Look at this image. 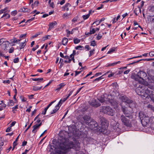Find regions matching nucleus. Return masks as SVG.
Wrapping results in <instances>:
<instances>
[{
  "label": "nucleus",
  "instance_id": "0e129e2a",
  "mask_svg": "<svg viewBox=\"0 0 154 154\" xmlns=\"http://www.w3.org/2000/svg\"><path fill=\"white\" fill-rule=\"evenodd\" d=\"M32 122L30 125H29L28 127L27 128H26V129L25 130V133L27 130H28L30 127L31 126L32 124Z\"/></svg>",
  "mask_w": 154,
  "mask_h": 154
},
{
  "label": "nucleus",
  "instance_id": "603ef678",
  "mask_svg": "<svg viewBox=\"0 0 154 154\" xmlns=\"http://www.w3.org/2000/svg\"><path fill=\"white\" fill-rule=\"evenodd\" d=\"M100 23V22L99 20H97L95 22L93 23V24L95 26V25H97L99 24V23Z\"/></svg>",
  "mask_w": 154,
  "mask_h": 154
},
{
  "label": "nucleus",
  "instance_id": "4be33fe9",
  "mask_svg": "<svg viewBox=\"0 0 154 154\" xmlns=\"http://www.w3.org/2000/svg\"><path fill=\"white\" fill-rule=\"evenodd\" d=\"M56 24L57 23L56 21H54L51 23L49 24V28L50 29L54 28L55 27V26H56Z\"/></svg>",
  "mask_w": 154,
  "mask_h": 154
},
{
  "label": "nucleus",
  "instance_id": "de8ad7c7",
  "mask_svg": "<svg viewBox=\"0 0 154 154\" xmlns=\"http://www.w3.org/2000/svg\"><path fill=\"white\" fill-rule=\"evenodd\" d=\"M102 37L101 34L99 33L97 37V39L98 40L100 39Z\"/></svg>",
  "mask_w": 154,
  "mask_h": 154
},
{
  "label": "nucleus",
  "instance_id": "e2e57ef3",
  "mask_svg": "<svg viewBox=\"0 0 154 154\" xmlns=\"http://www.w3.org/2000/svg\"><path fill=\"white\" fill-rule=\"evenodd\" d=\"M85 49H87V51H88L91 49L89 47V45H86L85 46Z\"/></svg>",
  "mask_w": 154,
  "mask_h": 154
},
{
  "label": "nucleus",
  "instance_id": "412c9836",
  "mask_svg": "<svg viewBox=\"0 0 154 154\" xmlns=\"http://www.w3.org/2000/svg\"><path fill=\"white\" fill-rule=\"evenodd\" d=\"M95 32L96 31L95 29H90L89 32H85V35H86L87 36H88L90 35L94 34Z\"/></svg>",
  "mask_w": 154,
  "mask_h": 154
},
{
  "label": "nucleus",
  "instance_id": "6e6d98bb",
  "mask_svg": "<svg viewBox=\"0 0 154 154\" xmlns=\"http://www.w3.org/2000/svg\"><path fill=\"white\" fill-rule=\"evenodd\" d=\"M19 61V59L18 57L15 58L14 60V63H17Z\"/></svg>",
  "mask_w": 154,
  "mask_h": 154
},
{
  "label": "nucleus",
  "instance_id": "5fc2aeb1",
  "mask_svg": "<svg viewBox=\"0 0 154 154\" xmlns=\"http://www.w3.org/2000/svg\"><path fill=\"white\" fill-rule=\"evenodd\" d=\"M142 55H140L136 57H133L131 58H128L127 59V60H129L130 59H132L134 58H139V57H142Z\"/></svg>",
  "mask_w": 154,
  "mask_h": 154
},
{
  "label": "nucleus",
  "instance_id": "2f4dec72",
  "mask_svg": "<svg viewBox=\"0 0 154 154\" xmlns=\"http://www.w3.org/2000/svg\"><path fill=\"white\" fill-rule=\"evenodd\" d=\"M111 86H112L114 89H117L118 88V86L116 83H114L111 84Z\"/></svg>",
  "mask_w": 154,
  "mask_h": 154
},
{
  "label": "nucleus",
  "instance_id": "393cba45",
  "mask_svg": "<svg viewBox=\"0 0 154 154\" xmlns=\"http://www.w3.org/2000/svg\"><path fill=\"white\" fill-rule=\"evenodd\" d=\"M10 15L8 13L4 14L1 17V18H3L4 19H7L9 18Z\"/></svg>",
  "mask_w": 154,
  "mask_h": 154
},
{
  "label": "nucleus",
  "instance_id": "c03bdc74",
  "mask_svg": "<svg viewBox=\"0 0 154 154\" xmlns=\"http://www.w3.org/2000/svg\"><path fill=\"white\" fill-rule=\"evenodd\" d=\"M17 10H14L11 12V15L12 16H15L17 14Z\"/></svg>",
  "mask_w": 154,
  "mask_h": 154
},
{
  "label": "nucleus",
  "instance_id": "473e14b6",
  "mask_svg": "<svg viewBox=\"0 0 154 154\" xmlns=\"http://www.w3.org/2000/svg\"><path fill=\"white\" fill-rule=\"evenodd\" d=\"M80 42V40L78 39L77 38H75L73 39V42L75 44H77L79 43Z\"/></svg>",
  "mask_w": 154,
  "mask_h": 154
},
{
  "label": "nucleus",
  "instance_id": "e433bc0d",
  "mask_svg": "<svg viewBox=\"0 0 154 154\" xmlns=\"http://www.w3.org/2000/svg\"><path fill=\"white\" fill-rule=\"evenodd\" d=\"M26 45V44L25 43V42H22L20 44V49H21L23 48H24V47Z\"/></svg>",
  "mask_w": 154,
  "mask_h": 154
},
{
  "label": "nucleus",
  "instance_id": "7ed1b4c3",
  "mask_svg": "<svg viewBox=\"0 0 154 154\" xmlns=\"http://www.w3.org/2000/svg\"><path fill=\"white\" fill-rule=\"evenodd\" d=\"M146 76V74L144 72L140 71L137 74L133 73L131 76V78L136 81H138L140 83H144L143 78Z\"/></svg>",
  "mask_w": 154,
  "mask_h": 154
},
{
  "label": "nucleus",
  "instance_id": "58836bf2",
  "mask_svg": "<svg viewBox=\"0 0 154 154\" xmlns=\"http://www.w3.org/2000/svg\"><path fill=\"white\" fill-rule=\"evenodd\" d=\"M32 80L33 81H41L43 80V79L42 78H32Z\"/></svg>",
  "mask_w": 154,
  "mask_h": 154
},
{
  "label": "nucleus",
  "instance_id": "9d476101",
  "mask_svg": "<svg viewBox=\"0 0 154 154\" xmlns=\"http://www.w3.org/2000/svg\"><path fill=\"white\" fill-rule=\"evenodd\" d=\"M121 101L128 104H131L132 103V101L128 99L126 96H122L119 97Z\"/></svg>",
  "mask_w": 154,
  "mask_h": 154
},
{
  "label": "nucleus",
  "instance_id": "f3484780",
  "mask_svg": "<svg viewBox=\"0 0 154 154\" xmlns=\"http://www.w3.org/2000/svg\"><path fill=\"white\" fill-rule=\"evenodd\" d=\"M71 6L70 5L69 3H66L62 8L63 11L66 10L68 11L69 10V8Z\"/></svg>",
  "mask_w": 154,
  "mask_h": 154
},
{
  "label": "nucleus",
  "instance_id": "5701e85b",
  "mask_svg": "<svg viewBox=\"0 0 154 154\" xmlns=\"http://www.w3.org/2000/svg\"><path fill=\"white\" fill-rule=\"evenodd\" d=\"M103 96H104V94L102 95L98 100L101 103H103L104 102H105L106 103V98L105 97H102Z\"/></svg>",
  "mask_w": 154,
  "mask_h": 154
},
{
  "label": "nucleus",
  "instance_id": "c756f323",
  "mask_svg": "<svg viewBox=\"0 0 154 154\" xmlns=\"http://www.w3.org/2000/svg\"><path fill=\"white\" fill-rule=\"evenodd\" d=\"M66 32L67 33L66 36L67 37H69V35L70 34H72L73 33V32L72 30L71 31H70L68 29H67L66 30Z\"/></svg>",
  "mask_w": 154,
  "mask_h": 154
},
{
  "label": "nucleus",
  "instance_id": "423d86ee",
  "mask_svg": "<svg viewBox=\"0 0 154 154\" xmlns=\"http://www.w3.org/2000/svg\"><path fill=\"white\" fill-rule=\"evenodd\" d=\"M103 97H105L106 100V103H110L112 105L117 106L118 103L116 101L113 99V97L111 94H104V96Z\"/></svg>",
  "mask_w": 154,
  "mask_h": 154
},
{
  "label": "nucleus",
  "instance_id": "052dcab7",
  "mask_svg": "<svg viewBox=\"0 0 154 154\" xmlns=\"http://www.w3.org/2000/svg\"><path fill=\"white\" fill-rule=\"evenodd\" d=\"M38 48V45H36L35 47L33 48H32V50L33 51H35L37 48Z\"/></svg>",
  "mask_w": 154,
  "mask_h": 154
},
{
  "label": "nucleus",
  "instance_id": "72a5a7b5",
  "mask_svg": "<svg viewBox=\"0 0 154 154\" xmlns=\"http://www.w3.org/2000/svg\"><path fill=\"white\" fill-rule=\"evenodd\" d=\"M42 88V86H41L40 87L38 86H34L33 87V89L34 91H37L40 90Z\"/></svg>",
  "mask_w": 154,
  "mask_h": 154
},
{
  "label": "nucleus",
  "instance_id": "0eeeda50",
  "mask_svg": "<svg viewBox=\"0 0 154 154\" xmlns=\"http://www.w3.org/2000/svg\"><path fill=\"white\" fill-rule=\"evenodd\" d=\"M101 111L104 114L112 116L114 114V111L109 106H103Z\"/></svg>",
  "mask_w": 154,
  "mask_h": 154
},
{
  "label": "nucleus",
  "instance_id": "4d7b16f0",
  "mask_svg": "<svg viewBox=\"0 0 154 154\" xmlns=\"http://www.w3.org/2000/svg\"><path fill=\"white\" fill-rule=\"evenodd\" d=\"M32 14L35 13V14H38L40 13L39 11H37L36 10H35L31 12Z\"/></svg>",
  "mask_w": 154,
  "mask_h": 154
},
{
  "label": "nucleus",
  "instance_id": "39448f33",
  "mask_svg": "<svg viewBox=\"0 0 154 154\" xmlns=\"http://www.w3.org/2000/svg\"><path fill=\"white\" fill-rule=\"evenodd\" d=\"M139 116L141 121V123L144 127L146 126L150 123V118L147 114L143 112H140L139 113Z\"/></svg>",
  "mask_w": 154,
  "mask_h": 154
},
{
  "label": "nucleus",
  "instance_id": "a878e982",
  "mask_svg": "<svg viewBox=\"0 0 154 154\" xmlns=\"http://www.w3.org/2000/svg\"><path fill=\"white\" fill-rule=\"evenodd\" d=\"M1 110L5 108L6 106V105L4 103V101H1Z\"/></svg>",
  "mask_w": 154,
  "mask_h": 154
},
{
  "label": "nucleus",
  "instance_id": "49530a36",
  "mask_svg": "<svg viewBox=\"0 0 154 154\" xmlns=\"http://www.w3.org/2000/svg\"><path fill=\"white\" fill-rule=\"evenodd\" d=\"M148 108H150L154 112V107L152 105L149 104L147 106Z\"/></svg>",
  "mask_w": 154,
  "mask_h": 154
},
{
  "label": "nucleus",
  "instance_id": "7c9ffc66",
  "mask_svg": "<svg viewBox=\"0 0 154 154\" xmlns=\"http://www.w3.org/2000/svg\"><path fill=\"white\" fill-rule=\"evenodd\" d=\"M14 102L13 100H10L8 103V106H12L14 105Z\"/></svg>",
  "mask_w": 154,
  "mask_h": 154
},
{
  "label": "nucleus",
  "instance_id": "864d4df0",
  "mask_svg": "<svg viewBox=\"0 0 154 154\" xmlns=\"http://www.w3.org/2000/svg\"><path fill=\"white\" fill-rule=\"evenodd\" d=\"M149 55L150 57H152L154 56V51H151L149 53Z\"/></svg>",
  "mask_w": 154,
  "mask_h": 154
},
{
  "label": "nucleus",
  "instance_id": "79ce46f5",
  "mask_svg": "<svg viewBox=\"0 0 154 154\" xmlns=\"http://www.w3.org/2000/svg\"><path fill=\"white\" fill-rule=\"evenodd\" d=\"M78 19V17H74L72 20V22L73 23H75L77 21V20Z\"/></svg>",
  "mask_w": 154,
  "mask_h": 154
},
{
  "label": "nucleus",
  "instance_id": "4c0bfd02",
  "mask_svg": "<svg viewBox=\"0 0 154 154\" xmlns=\"http://www.w3.org/2000/svg\"><path fill=\"white\" fill-rule=\"evenodd\" d=\"M116 50V48H111L110 50L107 53V54H111L114 51Z\"/></svg>",
  "mask_w": 154,
  "mask_h": 154
},
{
  "label": "nucleus",
  "instance_id": "a211bd4d",
  "mask_svg": "<svg viewBox=\"0 0 154 154\" xmlns=\"http://www.w3.org/2000/svg\"><path fill=\"white\" fill-rule=\"evenodd\" d=\"M144 85L146 86L147 88H148L152 90H154V86L152 85H150L148 84L147 82H144Z\"/></svg>",
  "mask_w": 154,
  "mask_h": 154
},
{
  "label": "nucleus",
  "instance_id": "3c124183",
  "mask_svg": "<svg viewBox=\"0 0 154 154\" xmlns=\"http://www.w3.org/2000/svg\"><path fill=\"white\" fill-rule=\"evenodd\" d=\"M95 51V50L93 49L92 50H91L89 51L90 54L89 55V57H90L91 55H92L94 53V52Z\"/></svg>",
  "mask_w": 154,
  "mask_h": 154
},
{
  "label": "nucleus",
  "instance_id": "09e8293b",
  "mask_svg": "<svg viewBox=\"0 0 154 154\" xmlns=\"http://www.w3.org/2000/svg\"><path fill=\"white\" fill-rule=\"evenodd\" d=\"M18 105H17L15 106L14 107H13L12 108V111L14 113V111H16L17 110L16 109H17L18 108Z\"/></svg>",
  "mask_w": 154,
  "mask_h": 154
},
{
  "label": "nucleus",
  "instance_id": "ea45409f",
  "mask_svg": "<svg viewBox=\"0 0 154 154\" xmlns=\"http://www.w3.org/2000/svg\"><path fill=\"white\" fill-rule=\"evenodd\" d=\"M11 42L12 44H14L16 43H17L18 40L15 38H14L13 39L11 40Z\"/></svg>",
  "mask_w": 154,
  "mask_h": 154
},
{
  "label": "nucleus",
  "instance_id": "c85d7f7f",
  "mask_svg": "<svg viewBox=\"0 0 154 154\" xmlns=\"http://www.w3.org/2000/svg\"><path fill=\"white\" fill-rule=\"evenodd\" d=\"M66 85L64 83H61L59 85V87L56 89V90L59 91L63 87H64Z\"/></svg>",
  "mask_w": 154,
  "mask_h": 154
},
{
  "label": "nucleus",
  "instance_id": "13d9d810",
  "mask_svg": "<svg viewBox=\"0 0 154 154\" xmlns=\"http://www.w3.org/2000/svg\"><path fill=\"white\" fill-rule=\"evenodd\" d=\"M47 110L48 109H47L46 108H45L44 110L43 111H42V114L44 115H45Z\"/></svg>",
  "mask_w": 154,
  "mask_h": 154
},
{
  "label": "nucleus",
  "instance_id": "1a4fd4ad",
  "mask_svg": "<svg viewBox=\"0 0 154 154\" xmlns=\"http://www.w3.org/2000/svg\"><path fill=\"white\" fill-rule=\"evenodd\" d=\"M68 98L66 97L65 98L62 99H61L59 101L58 104L55 106V109L53 110L52 112L50 114H52L56 112L60 108V105H60V106H61V104H62V103H61V102L62 101L63 102H64Z\"/></svg>",
  "mask_w": 154,
  "mask_h": 154
},
{
  "label": "nucleus",
  "instance_id": "338daca9",
  "mask_svg": "<svg viewBox=\"0 0 154 154\" xmlns=\"http://www.w3.org/2000/svg\"><path fill=\"white\" fill-rule=\"evenodd\" d=\"M11 127H8L6 129V132H9L10 131H11Z\"/></svg>",
  "mask_w": 154,
  "mask_h": 154
},
{
  "label": "nucleus",
  "instance_id": "b1692460",
  "mask_svg": "<svg viewBox=\"0 0 154 154\" xmlns=\"http://www.w3.org/2000/svg\"><path fill=\"white\" fill-rule=\"evenodd\" d=\"M68 42V39L66 38H64L62 41V43L63 45H66Z\"/></svg>",
  "mask_w": 154,
  "mask_h": 154
},
{
  "label": "nucleus",
  "instance_id": "aec40b11",
  "mask_svg": "<svg viewBox=\"0 0 154 154\" xmlns=\"http://www.w3.org/2000/svg\"><path fill=\"white\" fill-rule=\"evenodd\" d=\"M142 60H146V61H150V60H154V58L145 59H144L140 60H139L137 61H136L135 62H133V63H131L129 64H133L134 63H138V62H139V61H140Z\"/></svg>",
  "mask_w": 154,
  "mask_h": 154
},
{
  "label": "nucleus",
  "instance_id": "20e7f679",
  "mask_svg": "<svg viewBox=\"0 0 154 154\" xmlns=\"http://www.w3.org/2000/svg\"><path fill=\"white\" fill-rule=\"evenodd\" d=\"M142 83H140L139 86L136 89L135 91L138 94L141 95L142 97L144 98V97H147L148 95L146 93V90L149 89H147L146 86Z\"/></svg>",
  "mask_w": 154,
  "mask_h": 154
},
{
  "label": "nucleus",
  "instance_id": "bb28decb",
  "mask_svg": "<svg viewBox=\"0 0 154 154\" xmlns=\"http://www.w3.org/2000/svg\"><path fill=\"white\" fill-rule=\"evenodd\" d=\"M43 32H39L36 33L34 35H33L32 37V38H34L38 36L42 35V34Z\"/></svg>",
  "mask_w": 154,
  "mask_h": 154
},
{
  "label": "nucleus",
  "instance_id": "8fccbe9b",
  "mask_svg": "<svg viewBox=\"0 0 154 154\" xmlns=\"http://www.w3.org/2000/svg\"><path fill=\"white\" fill-rule=\"evenodd\" d=\"M83 48V46H81V45H79V46H76L75 48V49L76 50H78V49L81 50L82 49H81L82 48Z\"/></svg>",
  "mask_w": 154,
  "mask_h": 154
},
{
  "label": "nucleus",
  "instance_id": "bf43d9fd",
  "mask_svg": "<svg viewBox=\"0 0 154 154\" xmlns=\"http://www.w3.org/2000/svg\"><path fill=\"white\" fill-rule=\"evenodd\" d=\"M14 48L13 47H11L10 48L9 51V53H12L13 52Z\"/></svg>",
  "mask_w": 154,
  "mask_h": 154
},
{
  "label": "nucleus",
  "instance_id": "f03ea898",
  "mask_svg": "<svg viewBox=\"0 0 154 154\" xmlns=\"http://www.w3.org/2000/svg\"><path fill=\"white\" fill-rule=\"evenodd\" d=\"M122 110L126 116L122 115L120 117V119L123 125L127 127H131L132 126L131 122L128 119L130 116V115L127 112L126 107L125 106H122Z\"/></svg>",
  "mask_w": 154,
  "mask_h": 154
},
{
  "label": "nucleus",
  "instance_id": "37998d69",
  "mask_svg": "<svg viewBox=\"0 0 154 154\" xmlns=\"http://www.w3.org/2000/svg\"><path fill=\"white\" fill-rule=\"evenodd\" d=\"M96 45V42L95 41L93 40L91 42V45L93 46H95Z\"/></svg>",
  "mask_w": 154,
  "mask_h": 154
},
{
  "label": "nucleus",
  "instance_id": "dca6fc26",
  "mask_svg": "<svg viewBox=\"0 0 154 154\" xmlns=\"http://www.w3.org/2000/svg\"><path fill=\"white\" fill-rule=\"evenodd\" d=\"M60 56L61 57L64 58L66 59H68V61L65 60L64 61V62L65 63H70V62L71 61V59H69V56H64L63 55V54L61 52H60Z\"/></svg>",
  "mask_w": 154,
  "mask_h": 154
},
{
  "label": "nucleus",
  "instance_id": "a19ab883",
  "mask_svg": "<svg viewBox=\"0 0 154 154\" xmlns=\"http://www.w3.org/2000/svg\"><path fill=\"white\" fill-rule=\"evenodd\" d=\"M90 16L89 14L83 15L82 16V17L84 20H86L88 19Z\"/></svg>",
  "mask_w": 154,
  "mask_h": 154
},
{
  "label": "nucleus",
  "instance_id": "774afa93",
  "mask_svg": "<svg viewBox=\"0 0 154 154\" xmlns=\"http://www.w3.org/2000/svg\"><path fill=\"white\" fill-rule=\"evenodd\" d=\"M112 23H114L117 21H116V18L114 17L112 19Z\"/></svg>",
  "mask_w": 154,
  "mask_h": 154
},
{
  "label": "nucleus",
  "instance_id": "cd10ccee",
  "mask_svg": "<svg viewBox=\"0 0 154 154\" xmlns=\"http://www.w3.org/2000/svg\"><path fill=\"white\" fill-rule=\"evenodd\" d=\"M8 8L7 7H6L3 9H2L1 10V14L2 13H5V12H9V11L8 10Z\"/></svg>",
  "mask_w": 154,
  "mask_h": 154
},
{
  "label": "nucleus",
  "instance_id": "6ab92c4d",
  "mask_svg": "<svg viewBox=\"0 0 154 154\" xmlns=\"http://www.w3.org/2000/svg\"><path fill=\"white\" fill-rule=\"evenodd\" d=\"M150 123L152 124L151 127L152 129L154 130V117H151L150 118Z\"/></svg>",
  "mask_w": 154,
  "mask_h": 154
},
{
  "label": "nucleus",
  "instance_id": "c9c22d12",
  "mask_svg": "<svg viewBox=\"0 0 154 154\" xmlns=\"http://www.w3.org/2000/svg\"><path fill=\"white\" fill-rule=\"evenodd\" d=\"M48 3L51 7L53 8L54 7V3L53 2H51V0H49Z\"/></svg>",
  "mask_w": 154,
  "mask_h": 154
},
{
  "label": "nucleus",
  "instance_id": "f704fd0d",
  "mask_svg": "<svg viewBox=\"0 0 154 154\" xmlns=\"http://www.w3.org/2000/svg\"><path fill=\"white\" fill-rule=\"evenodd\" d=\"M51 37V36L49 35H46L42 38V39L43 41H45L46 40L49 39Z\"/></svg>",
  "mask_w": 154,
  "mask_h": 154
},
{
  "label": "nucleus",
  "instance_id": "9b49d317",
  "mask_svg": "<svg viewBox=\"0 0 154 154\" xmlns=\"http://www.w3.org/2000/svg\"><path fill=\"white\" fill-rule=\"evenodd\" d=\"M146 93L147 94V97H144L145 98H150V99L154 102V94H153V92L151 91H150L149 90L146 91Z\"/></svg>",
  "mask_w": 154,
  "mask_h": 154
},
{
  "label": "nucleus",
  "instance_id": "4468645a",
  "mask_svg": "<svg viewBox=\"0 0 154 154\" xmlns=\"http://www.w3.org/2000/svg\"><path fill=\"white\" fill-rule=\"evenodd\" d=\"M84 122L87 124H88L91 121L90 117L87 116H85L83 117Z\"/></svg>",
  "mask_w": 154,
  "mask_h": 154
},
{
  "label": "nucleus",
  "instance_id": "f257e3e1",
  "mask_svg": "<svg viewBox=\"0 0 154 154\" xmlns=\"http://www.w3.org/2000/svg\"><path fill=\"white\" fill-rule=\"evenodd\" d=\"M71 148L76 151L79 150L80 149L79 143L76 141L74 143L71 142L61 143L57 149V152L59 154H65Z\"/></svg>",
  "mask_w": 154,
  "mask_h": 154
},
{
  "label": "nucleus",
  "instance_id": "6e6552de",
  "mask_svg": "<svg viewBox=\"0 0 154 154\" xmlns=\"http://www.w3.org/2000/svg\"><path fill=\"white\" fill-rule=\"evenodd\" d=\"M1 47L2 50H6L8 48L9 42L7 41L4 39H1Z\"/></svg>",
  "mask_w": 154,
  "mask_h": 154
},
{
  "label": "nucleus",
  "instance_id": "69168bd1",
  "mask_svg": "<svg viewBox=\"0 0 154 154\" xmlns=\"http://www.w3.org/2000/svg\"><path fill=\"white\" fill-rule=\"evenodd\" d=\"M81 71H75V76H76V75L80 74Z\"/></svg>",
  "mask_w": 154,
  "mask_h": 154
},
{
  "label": "nucleus",
  "instance_id": "680f3d73",
  "mask_svg": "<svg viewBox=\"0 0 154 154\" xmlns=\"http://www.w3.org/2000/svg\"><path fill=\"white\" fill-rule=\"evenodd\" d=\"M115 65H116L115 63H114L108 64L107 65V66H114Z\"/></svg>",
  "mask_w": 154,
  "mask_h": 154
},
{
  "label": "nucleus",
  "instance_id": "a18cd8bd",
  "mask_svg": "<svg viewBox=\"0 0 154 154\" xmlns=\"http://www.w3.org/2000/svg\"><path fill=\"white\" fill-rule=\"evenodd\" d=\"M26 8H26L25 7H23V8H21V9H20V11L24 12H26L29 11H26Z\"/></svg>",
  "mask_w": 154,
  "mask_h": 154
},
{
  "label": "nucleus",
  "instance_id": "2eb2a0df",
  "mask_svg": "<svg viewBox=\"0 0 154 154\" xmlns=\"http://www.w3.org/2000/svg\"><path fill=\"white\" fill-rule=\"evenodd\" d=\"M42 124V122H40L39 124L37 125L36 124L35 125L33 126V129L32 130V132L33 133H35L37 130H38L39 127Z\"/></svg>",
  "mask_w": 154,
  "mask_h": 154
},
{
  "label": "nucleus",
  "instance_id": "f8f14e48",
  "mask_svg": "<svg viewBox=\"0 0 154 154\" xmlns=\"http://www.w3.org/2000/svg\"><path fill=\"white\" fill-rule=\"evenodd\" d=\"M90 104L93 106L97 107L100 106V104L98 101H96L95 99H93L90 103Z\"/></svg>",
  "mask_w": 154,
  "mask_h": 154
},
{
  "label": "nucleus",
  "instance_id": "ddd939ff",
  "mask_svg": "<svg viewBox=\"0 0 154 154\" xmlns=\"http://www.w3.org/2000/svg\"><path fill=\"white\" fill-rule=\"evenodd\" d=\"M103 120L101 123V125L102 126V128L104 129H106L108 128V124L106 120Z\"/></svg>",
  "mask_w": 154,
  "mask_h": 154
}]
</instances>
